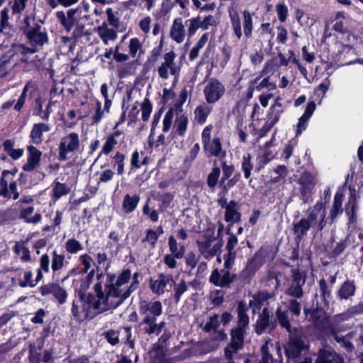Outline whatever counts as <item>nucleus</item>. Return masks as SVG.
I'll use <instances>...</instances> for the list:
<instances>
[{
  "label": "nucleus",
  "instance_id": "obj_1",
  "mask_svg": "<svg viewBox=\"0 0 363 363\" xmlns=\"http://www.w3.org/2000/svg\"><path fill=\"white\" fill-rule=\"evenodd\" d=\"M325 211L322 202H318L311 210L306 218H301L294 224V230L298 238H301L311 228H316L318 231L323 229L325 222Z\"/></svg>",
  "mask_w": 363,
  "mask_h": 363
},
{
  "label": "nucleus",
  "instance_id": "obj_2",
  "mask_svg": "<svg viewBox=\"0 0 363 363\" xmlns=\"http://www.w3.org/2000/svg\"><path fill=\"white\" fill-rule=\"evenodd\" d=\"M94 289L96 293V299L92 303H89L87 306H83L85 311L91 306L98 311L103 312L112 308H116L123 303V298L116 295V292L114 289H110L108 288L106 294H103L101 291L102 287L100 284H96Z\"/></svg>",
  "mask_w": 363,
  "mask_h": 363
},
{
  "label": "nucleus",
  "instance_id": "obj_3",
  "mask_svg": "<svg viewBox=\"0 0 363 363\" xmlns=\"http://www.w3.org/2000/svg\"><path fill=\"white\" fill-rule=\"evenodd\" d=\"M138 274L135 273L133 277L131 284L129 287H127L125 284L130 279L131 272L130 269H125L118 277L116 282L111 284L108 288L110 289H114L116 290V295L121 296L123 301L137 289L138 284Z\"/></svg>",
  "mask_w": 363,
  "mask_h": 363
},
{
  "label": "nucleus",
  "instance_id": "obj_4",
  "mask_svg": "<svg viewBox=\"0 0 363 363\" xmlns=\"http://www.w3.org/2000/svg\"><path fill=\"white\" fill-rule=\"evenodd\" d=\"M56 17L67 32H69L74 26L79 29L84 28L83 23L80 22L82 17V11L79 7L69 9L66 12L63 11H57Z\"/></svg>",
  "mask_w": 363,
  "mask_h": 363
},
{
  "label": "nucleus",
  "instance_id": "obj_5",
  "mask_svg": "<svg viewBox=\"0 0 363 363\" xmlns=\"http://www.w3.org/2000/svg\"><path fill=\"white\" fill-rule=\"evenodd\" d=\"M176 54L173 51L167 52L163 56V61L158 67V74L163 79H167L169 76L174 77L175 82L178 80L181 66L175 62Z\"/></svg>",
  "mask_w": 363,
  "mask_h": 363
},
{
  "label": "nucleus",
  "instance_id": "obj_6",
  "mask_svg": "<svg viewBox=\"0 0 363 363\" xmlns=\"http://www.w3.org/2000/svg\"><path fill=\"white\" fill-rule=\"evenodd\" d=\"M225 86L216 79H211L206 83L203 94L208 104H214L219 101L225 94Z\"/></svg>",
  "mask_w": 363,
  "mask_h": 363
},
{
  "label": "nucleus",
  "instance_id": "obj_7",
  "mask_svg": "<svg viewBox=\"0 0 363 363\" xmlns=\"http://www.w3.org/2000/svg\"><path fill=\"white\" fill-rule=\"evenodd\" d=\"M79 147V138L77 133H70L62 138L59 145V159L65 161L67 155Z\"/></svg>",
  "mask_w": 363,
  "mask_h": 363
},
{
  "label": "nucleus",
  "instance_id": "obj_8",
  "mask_svg": "<svg viewBox=\"0 0 363 363\" xmlns=\"http://www.w3.org/2000/svg\"><path fill=\"white\" fill-rule=\"evenodd\" d=\"M200 253L206 259H211L221 250L222 244L214 238L205 237L197 241Z\"/></svg>",
  "mask_w": 363,
  "mask_h": 363
},
{
  "label": "nucleus",
  "instance_id": "obj_9",
  "mask_svg": "<svg viewBox=\"0 0 363 363\" xmlns=\"http://www.w3.org/2000/svg\"><path fill=\"white\" fill-rule=\"evenodd\" d=\"M174 283L172 275L160 274L157 277L150 279V287L154 294L161 296L165 292L170 291Z\"/></svg>",
  "mask_w": 363,
  "mask_h": 363
},
{
  "label": "nucleus",
  "instance_id": "obj_10",
  "mask_svg": "<svg viewBox=\"0 0 363 363\" xmlns=\"http://www.w3.org/2000/svg\"><path fill=\"white\" fill-rule=\"evenodd\" d=\"M16 171H9L4 170L2 172V178L1 180V184L2 189L0 190V194L4 197L11 198L13 196V199L18 198V192L16 188V184L15 182H12L9 184V189L7 188L9 182L13 180Z\"/></svg>",
  "mask_w": 363,
  "mask_h": 363
},
{
  "label": "nucleus",
  "instance_id": "obj_11",
  "mask_svg": "<svg viewBox=\"0 0 363 363\" xmlns=\"http://www.w3.org/2000/svg\"><path fill=\"white\" fill-rule=\"evenodd\" d=\"M40 290L43 296L52 295L60 304L64 303L67 298L66 291L57 283H48L42 286Z\"/></svg>",
  "mask_w": 363,
  "mask_h": 363
},
{
  "label": "nucleus",
  "instance_id": "obj_12",
  "mask_svg": "<svg viewBox=\"0 0 363 363\" xmlns=\"http://www.w3.org/2000/svg\"><path fill=\"white\" fill-rule=\"evenodd\" d=\"M27 161L22 168L24 171L30 172L38 167L41 160L42 152L33 145H28L27 147Z\"/></svg>",
  "mask_w": 363,
  "mask_h": 363
},
{
  "label": "nucleus",
  "instance_id": "obj_13",
  "mask_svg": "<svg viewBox=\"0 0 363 363\" xmlns=\"http://www.w3.org/2000/svg\"><path fill=\"white\" fill-rule=\"evenodd\" d=\"M298 183L303 199L306 200L308 198L315 186V176L311 173L304 172L301 175Z\"/></svg>",
  "mask_w": 363,
  "mask_h": 363
},
{
  "label": "nucleus",
  "instance_id": "obj_14",
  "mask_svg": "<svg viewBox=\"0 0 363 363\" xmlns=\"http://www.w3.org/2000/svg\"><path fill=\"white\" fill-rule=\"evenodd\" d=\"M343 358L337 354L330 347H323L318 352L315 363H343Z\"/></svg>",
  "mask_w": 363,
  "mask_h": 363
},
{
  "label": "nucleus",
  "instance_id": "obj_15",
  "mask_svg": "<svg viewBox=\"0 0 363 363\" xmlns=\"http://www.w3.org/2000/svg\"><path fill=\"white\" fill-rule=\"evenodd\" d=\"M306 348V345L301 338L290 335L289 341L285 347V352L289 358L298 357Z\"/></svg>",
  "mask_w": 363,
  "mask_h": 363
},
{
  "label": "nucleus",
  "instance_id": "obj_16",
  "mask_svg": "<svg viewBox=\"0 0 363 363\" xmlns=\"http://www.w3.org/2000/svg\"><path fill=\"white\" fill-rule=\"evenodd\" d=\"M316 105L314 101H311L308 104L307 107L303 114L298 118V121L296 125V137H298L301 135L308 127V123L309 119L313 116Z\"/></svg>",
  "mask_w": 363,
  "mask_h": 363
},
{
  "label": "nucleus",
  "instance_id": "obj_17",
  "mask_svg": "<svg viewBox=\"0 0 363 363\" xmlns=\"http://www.w3.org/2000/svg\"><path fill=\"white\" fill-rule=\"evenodd\" d=\"M357 209V196L354 189H350V197L346 205L345 212L348 216L349 228L356 223V211Z\"/></svg>",
  "mask_w": 363,
  "mask_h": 363
},
{
  "label": "nucleus",
  "instance_id": "obj_18",
  "mask_svg": "<svg viewBox=\"0 0 363 363\" xmlns=\"http://www.w3.org/2000/svg\"><path fill=\"white\" fill-rule=\"evenodd\" d=\"M139 311L141 315H147L151 314L152 317H156L161 315L162 311V306L160 301H155L148 302L142 301L140 303Z\"/></svg>",
  "mask_w": 363,
  "mask_h": 363
},
{
  "label": "nucleus",
  "instance_id": "obj_19",
  "mask_svg": "<svg viewBox=\"0 0 363 363\" xmlns=\"http://www.w3.org/2000/svg\"><path fill=\"white\" fill-rule=\"evenodd\" d=\"M27 36L33 46H42L48 41L47 33L39 26L29 30Z\"/></svg>",
  "mask_w": 363,
  "mask_h": 363
},
{
  "label": "nucleus",
  "instance_id": "obj_20",
  "mask_svg": "<svg viewBox=\"0 0 363 363\" xmlns=\"http://www.w3.org/2000/svg\"><path fill=\"white\" fill-rule=\"evenodd\" d=\"M203 147L204 150L211 156L218 158H224L226 156V152L223 149L221 141L218 137L214 138Z\"/></svg>",
  "mask_w": 363,
  "mask_h": 363
},
{
  "label": "nucleus",
  "instance_id": "obj_21",
  "mask_svg": "<svg viewBox=\"0 0 363 363\" xmlns=\"http://www.w3.org/2000/svg\"><path fill=\"white\" fill-rule=\"evenodd\" d=\"M50 129V125L48 123H35L33 125V128L30 133V138L31 143L35 145H40L43 141V133L49 132Z\"/></svg>",
  "mask_w": 363,
  "mask_h": 363
},
{
  "label": "nucleus",
  "instance_id": "obj_22",
  "mask_svg": "<svg viewBox=\"0 0 363 363\" xmlns=\"http://www.w3.org/2000/svg\"><path fill=\"white\" fill-rule=\"evenodd\" d=\"M228 13L234 33L238 39H240L242 35V33L240 19V13L238 7L234 5L230 6L228 9Z\"/></svg>",
  "mask_w": 363,
  "mask_h": 363
},
{
  "label": "nucleus",
  "instance_id": "obj_23",
  "mask_svg": "<svg viewBox=\"0 0 363 363\" xmlns=\"http://www.w3.org/2000/svg\"><path fill=\"white\" fill-rule=\"evenodd\" d=\"M170 36L174 41L181 43L185 38V30L181 18H176L170 29Z\"/></svg>",
  "mask_w": 363,
  "mask_h": 363
},
{
  "label": "nucleus",
  "instance_id": "obj_24",
  "mask_svg": "<svg viewBox=\"0 0 363 363\" xmlns=\"http://www.w3.org/2000/svg\"><path fill=\"white\" fill-rule=\"evenodd\" d=\"M96 33L105 45L113 42L117 38V33L113 28H109L106 23L96 28Z\"/></svg>",
  "mask_w": 363,
  "mask_h": 363
},
{
  "label": "nucleus",
  "instance_id": "obj_25",
  "mask_svg": "<svg viewBox=\"0 0 363 363\" xmlns=\"http://www.w3.org/2000/svg\"><path fill=\"white\" fill-rule=\"evenodd\" d=\"M279 97H278L275 102L272 105L269 109V112L267 115V121L266 122V126L269 129L272 128L279 120L281 111V104L279 101Z\"/></svg>",
  "mask_w": 363,
  "mask_h": 363
},
{
  "label": "nucleus",
  "instance_id": "obj_26",
  "mask_svg": "<svg viewBox=\"0 0 363 363\" xmlns=\"http://www.w3.org/2000/svg\"><path fill=\"white\" fill-rule=\"evenodd\" d=\"M225 220L229 223H237L240 220V213L238 211L237 203L230 201L225 207Z\"/></svg>",
  "mask_w": 363,
  "mask_h": 363
},
{
  "label": "nucleus",
  "instance_id": "obj_27",
  "mask_svg": "<svg viewBox=\"0 0 363 363\" xmlns=\"http://www.w3.org/2000/svg\"><path fill=\"white\" fill-rule=\"evenodd\" d=\"M212 111V107L206 104H202L194 110V118L198 123L202 125L206 120L209 114Z\"/></svg>",
  "mask_w": 363,
  "mask_h": 363
},
{
  "label": "nucleus",
  "instance_id": "obj_28",
  "mask_svg": "<svg viewBox=\"0 0 363 363\" xmlns=\"http://www.w3.org/2000/svg\"><path fill=\"white\" fill-rule=\"evenodd\" d=\"M188 124L189 118L187 116L183 113L177 114L174 125L175 133L179 136L184 137L186 134Z\"/></svg>",
  "mask_w": 363,
  "mask_h": 363
},
{
  "label": "nucleus",
  "instance_id": "obj_29",
  "mask_svg": "<svg viewBox=\"0 0 363 363\" xmlns=\"http://www.w3.org/2000/svg\"><path fill=\"white\" fill-rule=\"evenodd\" d=\"M140 201V196L138 195L134 194V195H130L126 194L124 196L123 203H122V208L125 213H130L133 212Z\"/></svg>",
  "mask_w": 363,
  "mask_h": 363
},
{
  "label": "nucleus",
  "instance_id": "obj_30",
  "mask_svg": "<svg viewBox=\"0 0 363 363\" xmlns=\"http://www.w3.org/2000/svg\"><path fill=\"white\" fill-rule=\"evenodd\" d=\"M210 281L218 286H225L230 282V275L228 272H225L222 275L220 274L218 269L213 271Z\"/></svg>",
  "mask_w": 363,
  "mask_h": 363
},
{
  "label": "nucleus",
  "instance_id": "obj_31",
  "mask_svg": "<svg viewBox=\"0 0 363 363\" xmlns=\"http://www.w3.org/2000/svg\"><path fill=\"white\" fill-rule=\"evenodd\" d=\"M156 318L150 315H144V318L141 322L143 330L148 335L158 334L159 326L155 323Z\"/></svg>",
  "mask_w": 363,
  "mask_h": 363
},
{
  "label": "nucleus",
  "instance_id": "obj_32",
  "mask_svg": "<svg viewBox=\"0 0 363 363\" xmlns=\"http://www.w3.org/2000/svg\"><path fill=\"white\" fill-rule=\"evenodd\" d=\"M128 50L130 57H140L143 53V43L138 38H132L128 42Z\"/></svg>",
  "mask_w": 363,
  "mask_h": 363
},
{
  "label": "nucleus",
  "instance_id": "obj_33",
  "mask_svg": "<svg viewBox=\"0 0 363 363\" xmlns=\"http://www.w3.org/2000/svg\"><path fill=\"white\" fill-rule=\"evenodd\" d=\"M4 150L9 155L13 160H17L20 159L24 152L22 148H14V142L11 140H6L3 144Z\"/></svg>",
  "mask_w": 363,
  "mask_h": 363
},
{
  "label": "nucleus",
  "instance_id": "obj_34",
  "mask_svg": "<svg viewBox=\"0 0 363 363\" xmlns=\"http://www.w3.org/2000/svg\"><path fill=\"white\" fill-rule=\"evenodd\" d=\"M343 199L344 196L342 191H337L335 193L333 207L330 210V217L332 220L343 212L342 207Z\"/></svg>",
  "mask_w": 363,
  "mask_h": 363
},
{
  "label": "nucleus",
  "instance_id": "obj_35",
  "mask_svg": "<svg viewBox=\"0 0 363 363\" xmlns=\"http://www.w3.org/2000/svg\"><path fill=\"white\" fill-rule=\"evenodd\" d=\"M43 277V272H41V270L38 271V274H37L35 279H32L33 273L31 271L25 272L24 276H23V279L20 281L19 285L21 287H27V286L33 287L38 284V282L40 280L42 279Z\"/></svg>",
  "mask_w": 363,
  "mask_h": 363
},
{
  "label": "nucleus",
  "instance_id": "obj_36",
  "mask_svg": "<svg viewBox=\"0 0 363 363\" xmlns=\"http://www.w3.org/2000/svg\"><path fill=\"white\" fill-rule=\"evenodd\" d=\"M270 295L265 291H262L255 295L252 300L250 301V306L252 308L254 312L259 311L264 303L267 301Z\"/></svg>",
  "mask_w": 363,
  "mask_h": 363
},
{
  "label": "nucleus",
  "instance_id": "obj_37",
  "mask_svg": "<svg viewBox=\"0 0 363 363\" xmlns=\"http://www.w3.org/2000/svg\"><path fill=\"white\" fill-rule=\"evenodd\" d=\"M208 41V34L205 33L202 34L195 45L191 48L189 52V60L193 61L198 57L199 52L207 44Z\"/></svg>",
  "mask_w": 363,
  "mask_h": 363
},
{
  "label": "nucleus",
  "instance_id": "obj_38",
  "mask_svg": "<svg viewBox=\"0 0 363 363\" xmlns=\"http://www.w3.org/2000/svg\"><path fill=\"white\" fill-rule=\"evenodd\" d=\"M247 306L243 302H240L238 307V323L237 328L245 330V328L249 324V317L245 313Z\"/></svg>",
  "mask_w": 363,
  "mask_h": 363
},
{
  "label": "nucleus",
  "instance_id": "obj_39",
  "mask_svg": "<svg viewBox=\"0 0 363 363\" xmlns=\"http://www.w3.org/2000/svg\"><path fill=\"white\" fill-rule=\"evenodd\" d=\"M33 211L34 208L33 206L22 208L20 212V216L21 218L25 219L26 222L28 223H38L41 220L42 217L40 213H35L34 216L30 217V215L33 213Z\"/></svg>",
  "mask_w": 363,
  "mask_h": 363
},
{
  "label": "nucleus",
  "instance_id": "obj_40",
  "mask_svg": "<svg viewBox=\"0 0 363 363\" xmlns=\"http://www.w3.org/2000/svg\"><path fill=\"white\" fill-rule=\"evenodd\" d=\"M269 312L266 308H264L256 323L255 330L257 333L262 334L267 329V328L269 326Z\"/></svg>",
  "mask_w": 363,
  "mask_h": 363
},
{
  "label": "nucleus",
  "instance_id": "obj_41",
  "mask_svg": "<svg viewBox=\"0 0 363 363\" xmlns=\"http://www.w3.org/2000/svg\"><path fill=\"white\" fill-rule=\"evenodd\" d=\"M245 330L241 328H235L231 332V347L235 348H241L243 344V335Z\"/></svg>",
  "mask_w": 363,
  "mask_h": 363
},
{
  "label": "nucleus",
  "instance_id": "obj_42",
  "mask_svg": "<svg viewBox=\"0 0 363 363\" xmlns=\"http://www.w3.org/2000/svg\"><path fill=\"white\" fill-rule=\"evenodd\" d=\"M310 315L317 327L324 328L328 322L327 317L321 310H313Z\"/></svg>",
  "mask_w": 363,
  "mask_h": 363
},
{
  "label": "nucleus",
  "instance_id": "obj_43",
  "mask_svg": "<svg viewBox=\"0 0 363 363\" xmlns=\"http://www.w3.org/2000/svg\"><path fill=\"white\" fill-rule=\"evenodd\" d=\"M359 37L352 31H345L342 34L340 40L344 46L352 48L358 42Z\"/></svg>",
  "mask_w": 363,
  "mask_h": 363
},
{
  "label": "nucleus",
  "instance_id": "obj_44",
  "mask_svg": "<svg viewBox=\"0 0 363 363\" xmlns=\"http://www.w3.org/2000/svg\"><path fill=\"white\" fill-rule=\"evenodd\" d=\"M272 347V340L270 339L267 340L261 348L262 358L259 363H273V358L269 353V348Z\"/></svg>",
  "mask_w": 363,
  "mask_h": 363
},
{
  "label": "nucleus",
  "instance_id": "obj_45",
  "mask_svg": "<svg viewBox=\"0 0 363 363\" xmlns=\"http://www.w3.org/2000/svg\"><path fill=\"white\" fill-rule=\"evenodd\" d=\"M65 248L67 253L77 254L83 250V246L76 239L70 238L65 242Z\"/></svg>",
  "mask_w": 363,
  "mask_h": 363
},
{
  "label": "nucleus",
  "instance_id": "obj_46",
  "mask_svg": "<svg viewBox=\"0 0 363 363\" xmlns=\"http://www.w3.org/2000/svg\"><path fill=\"white\" fill-rule=\"evenodd\" d=\"M168 244L169 250L174 256L177 259H181L184 253V247L183 246L179 247L176 239L173 236L169 237Z\"/></svg>",
  "mask_w": 363,
  "mask_h": 363
},
{
  "label": "nucleus",
  "instance_id": "obj_47",
  "mask_svg": "<svg viewBox=\"0 0 363 363\" xmlns=\"http://www.w3.org/2000/svg\"><path fill=\"white\" fill-rule=\"evenodd\" d=\"M201 29L206 30L211 28H216L219 23V18L218 16L208 15L201 19Z\"/></svg>",
  "mask_w": 363,
  "mask_h": 363
},
{
  "label": "nucleus",
  "instance_id": "obj_48",
  "mask_svg": "<svg viewBox=\"0 0 363 363\" xmlns=\"http://www.w3.org/2000/svg\"><path fill=\"white\" fill-rule=\"evenodd\" d=\"M243 18H244V22H243V31L244 34L247 38H249L251 36L252 31V14L247 11H245L243 12Z\"/></svg>",
  "mask_w": 363,
  "mask_h": 363
},
{
  "label": "nucleus",
  "instance_id": "obj_49",
  "mask_svg": "<svg viewBox=\"0 0 363 363\" xmlns=\"http://www.w3.org/2000/svg\"><path fill=\"white\" fill-rule=\"evenodd\" d=\"M355 291L354 285L349 281H346L343 284L339 291V296L341 298H348L350 296L354 295Z\"/></svg>",
  "mask_w": 363,
  "mask_h": 363
},
{
  "label": "nucleus",
  "instance_id": "obj_50",
  "mask_svg": "<svg viewBox=\"0 0 363 363\" xmlns=\"http://www.w3.org/2000/svg\"><path fill=\"white\" fill-rule=\"evenodd\" d=\"M277 316L280 325L285 328L289 333H291L290 323L288 319V313L286 310L282 311L281 307H279L277 311Z\"/></svg>",
  "mask_w": 363,
  "mask_h": 363
},
{
  "label": "nucleus",
  "instance_id": "obj_51",
  "mask_svg": "<svg viewBox=\"0 0 363 363\" xmlns=\"http://www.w3.org/2000/svg\"><path fill=\"white\" fill-rule=\"evenodd\" d=\"M186 26H188L189 35L190 36L194 35L199 28L201 29V21L200 17H194L187 20Z\"/></svg>",
  "mask_w": 363,
  "mask_h": 363
},
{
  "label": "nucleus",
  "instance_id": "obj_52",
  "mask_svg": "<svg viewBox=\"0 0 363 363\" xmlns=\"http://www.w3.org/2000/svg\"><path fill=\"white\" fill-rule=\"evenodd\" d=\"M65 263V256L63 255L57 254L56 251L52 253L51 268L53 272H57L61 269Z\"/></svg>",
  "mask_w": 363,
  "mask_h": 363
},
{
  "label": "nucleus",
  "instance_id": "obj_53",
  "mask_svg": "<svg viewBox=\"0 0 363 363\" xmlns=\"http://www.w3.org/2000/svg\"><path fill=\"white\" fill-rule=\"evenodd\" d=\"M14 250L16 253L20 256L21 260L24 262L30 260V251L22 243L17 242L15 245Z\"/></svg>",
  "mask_w": 363,
  "mask_h": 363
},
{
  "label": "nucleus",
  "instance_id": "obj_54",
  "mask_svg": "<svg viewBox=\"0 0 363 363\" xmlns=\"http://www.w3.org/2000/svg\"><path fill=\"white\" fill-rule=\"evenodd\" d=\"M251 156L250 154L245 155L242 157V169L244 172V175L246 179L251 176V170L252 169V164L251 162Z\"/></svg>",
  "mask_w": 363,
  "mask_h": 363
},
{
  "label": "nucleus",
  "instance_id": "obj_55",
  "mask_svg": "<svg viewBox=\"0 0 363 363\" xmlns=\"http://www.w3.org/2000/svg\"><path fill=\"white\" fill-rule=\"evenodd\" d=\"M220 170L218 167H213L208 175L207 184L210 188H214L220 177Z\"/></svg>",
  "mask_w": 363,
  "mask_h": 363
},
{
  "label": "nucleus",
  "instance_id": "obj_56",
  "mask_svg": "<svg viewBox=\"0 0 363 363\" xmlns=\"http://www.w3.org/2000/svg\"><path fill=\"white\" fill-rule=\"evenodd\" d=\"M174 116V110L173 108H169L165 113L164 118H163V121H162L163 132H167L171 128V127L172 125Z\"/></svg>",
  "mask_w": 363,
  "mask_h": 363
},
{
  "label": "nucleus",
  "instance_id": "obj_57",
  "mask_svg": "<svg viewBox=\"0 0 363 363\" xmlns=\"http://www.w3.org/2000/svg\"><path fill=\"white\" fill-rule=\"evenodd\" d=\"M140 109L142 111V118L144 121H147L149 120L150 114L152 111V104L148 99H145V100L141 104Z\"/></svg>",
  "mask_w": 363,
  "mask_h": 363
},
{
  "label": "nucleus",
  "instance_id": "obj_58",
  "mask_svg": "<svg viewBox=\"0 0 363 363\" xmlns=\"http://www.w3.org/2000/svg\"><path fill=\"white\" fill-rule=\"evenodd\" d=\"M52 192L55 199L57 200L68 193V189L63 184L58 182L53 184Z\"/></svg>",
  "mask_w": 363,
  "mask_h": 363
},
{
  "label": "nucleus",
  "instance_id": "obj_59",
  "mask_svg": "<svg viewBox=\"0 0 363 363\" xmlns=\"http://www.w3.org/2000/svg\"><path fill=\"white\" fill-rule=\"evenodd\" d=\"M174 298L177 302H178L182 295L187 290V285L186 281L184 279H182L178 284H174Z\"/></svg>",
  "mask_w": 363,
  "mask_h": 363
},
{
  "label": "nucleus",
  "instance_id": "obj_60",
  "mask_svg": "<svg viewBox=\"0 0 363 363\" xmlns=\"http://www.w3.org/2000/svg\"><path fill=\"white\" fill-rule=\"evenodd\" d=\"M78 0H46L47 4L52 9H55L58 5L64 7H69L77 4Z\"/></svg>",
  "mask_w": 363,
  "mask_h": 363
},
{
  "label": "nucleus",
  "instance_id": "obj_61",
  "mask_svg": "<svg viewBox=\"0 0 363 363\" xmlns=\"http://www.w3.org/2000/svg\"><path fill=\"white\" fill-rule=\"evenodd\" d=\"M152 18L150 16H145L140 20L138 26L140 30L146 37L148 35L151 28Z\"/></svg>",
  "mask_w": 363,
  "mask_h": 363
},
{
  "label": "nucleus",
  "instance_id": "obj_62",
  "mask_svg": "<svg viewBox=\"0 0 363 363\" xmlns=\"http://www.w3.org/2000/svg\"><path fill=\"white\" fill-rule=\"evenodd\" d=\"M117 143V140L113 138V137H108L101 148V154L106 155H108L113 150Z\"/></svg>",
  "mask_w": 363,
  "mask_h": 363
},
{
  "label": "nucleus",
  "instance_id": "obj_63",
  "mask_svg": "<svg viewBox=\"0 0 363 363\" xmlns=\"http://www.w3.org/2000/svg\"><path fill=\"white\" fill-rule=\"evenodd\" d=\"M274 157V154L271 151H265L262 154L259 155L257 158V163L259 165V169L263 167L265 164H267L269 161H271Z\"/></svg>",
  "mask_w": 363,
  "mask_h": 363
},
{
  "label": "nucleus",
  "instance_id": "obj_64",
  "mask_svg": "<svg viewBox=\"0 0 363 363\" xmlns=\"http://www.w3.org/2000/svg\"><path fill=\"white\" fill-rule=\"evenodd\" d=\"M276 11L279 20L281 22H285L289 13V9L286 5L284 4H278L276 5Z\"/></svg>",
  "mask_w": 363,
  "mask_h": 363
}]
</instances>
